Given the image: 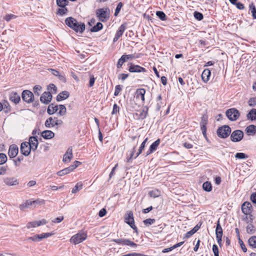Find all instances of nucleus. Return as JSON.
<instances>
[{
    "mask_svg": "<svg viewBox=\"0 0 256 256\" xmlns=\"http://www.w3.org/2000/svg\"><path fill=\"white\" fill-rule=\"evenodd\" d=\"M66 24L76 32L82 34L85 30L84 23L78 22L76 19L72 17H68L65 20Z\"/></svg>",
    "mask_w": 256,
    "mask_h": 256,
    "instance_id": "obj_1",
    "label": "nucleus"
},
{
    "mask_svg": "<svg viewBox=\"0 0 256 256\" xmlns=\"http://www.w3.org/2000/svg\"><path fill=\"white\" fill-rule=\"evenodd\" d=\"M96 14L100 21L106 22L110 18V10L108 8L98 9Z\"/></svg>",
    "mask_w": 256,
    "mask_h": 256,
    "instance_id": "obj_2",
    "label": "nucleus"
},
{
    "mask_svg": "<svg viewBox=\"0 0 256 256\" xmlns=\"http://www.w3.org/2000/svg\"><path fill=\"white\" fill-rule=\"evenodd\" d=\"M226 115L230 120L236 121L239 118L240 112L236 108H230L226 110Z\"/></svg>",
    "mask_w": 256,
    "mask_h": 256,
    "instance_id": "obj_3",
    "label": "nucleus"
},
{
    "mask_svg": "<svg viewBox=\"0 0 256 256\" xmlns=\"http://www.w3.org/2000/svg\"><path fill=\"white\" fill-rule=\"evenodd\" d=\"M230 132V128L227 125L220 127L217 130V134L218 136L222 138H226L228 137Z\"/></svg>",
    "mask_w": 256,
    "mask_h": 256,
    "instance_id": "obj_4",
    "label": "nucleus"
},
{
    "mask_svg": "<svg viewBox=\"0 0 256 256\" xmlns=\"http://www.w3.org/2000/svg\"><path fill=\"white\" fill-rule=\"evenodd\" d=\"M87 237L86 234L84 232H81L74 235L70 239L72 243L76 244L82 242Z\"/></svg>",
    "mask_w": 256,
    "mask_h": 256,
    "instance_id": "obj_5",
    "label": "nucleus"
},
{
    "mask_svg": "<svg viewBox=\"0 0 256 256\" xmlns=\"http://www.w3.org/2000/svg\"><path fill=\"white\" fill-rule=\"evenodd\" d=\"M62 124V121L57 118L50 117L45 122L44 125L48 128L54 127L56 126H60Z\"/></svg>",
    "mask_w": 256,
    "mask_h": 256,
    "instance_id": "obj_6",
    "label": "nucleus"
},
{
    "mask_svg": "<svg viewBox=\"0 0 256 256\" xmlns=\"http://www.w3.org/2000/svg\"><path fill=\"white\" fill-rule=\"evenodd\" d=\"M112 242H114L116 243L121 244L122 246H130L132 248H136L137 244L134 243V242L130 240L129 239L124 238H118V239H112Z\"/></svg>",
    "mask_w": 256,
    "mask_h": 256,
    "instance_id": "obj_7",
    "label": "nucleus"
},
{
    "mask_svg": "<svg viewBox=\"0 0 256 256\" xmlns=\"http://www.w3.org/2000/svg\"><path fill=\"white\" fill-rule=\"evenodd\" d=\"M22 100L28 104H30L34 102V95L33 93L28 90H24L22 94Z\"/></svg>",
    "mask_w": 256,
    "mask_h": 256,
    "instance_id": "obj_8",
    "label": "nucleus"
},
{
    "mask_svg": "<svg viewBox=\"0 0 256 256\" xmlns=\"http://www.w3.org/2000/svg\"><path fill=\"white\" fill-rule=\"evenodd\" d=\"M244 132L242 130H237L233 131L230 135V140L233 142H240L244 137Z\"/></svg>",
    "mask_w": 256,
    "mask_h": 256,
    "instance_id": "obj_9",
    "label": "nucleus"
},
{
    "mask_svg": "<svg viewBox=\"0 0 256 256\" xmlns=\"http://www.w3.org/2000/svg\"><path fill=\"white\" fill-rule=\"evenodd\" d=\"M124 220L134 230L138 232L137 228L134 224L132 212L131 211L128 212L127 216L125 217Z\"/></svg>",
    "mask_w": 256,
    "mask_h": 256,
    "instance_id": "obj_10",
    "label": "nucleus"
},
{
    "mask_svg": "<svg viewBox=\"0 0 256 256\" xmlns=\"http://www.w3.org/2000/svg\"><path fill=\"white\" fill-rule=\"evenodd\" d=\"M242 212L246 216H250L252 212V206L250 202H245L242 205Z\"/></svg>",
    "mask_w": 256,
    "mask_h": 256,
    "instance_id": "obj_11",
    "label": "nucleus"
},
{
    "mask_svg": "<svg viewBox=\"0 0 256 256\" xmlns=\"http://www.w3.org/2000/svg\"><path fill=\"white\" fill-rule=\"evenodd\" d=\"M2 181L5 185L8 186H15L19 184L18 180L14 177H4Z\"/></svg>",
    "mask_w": 256,
    "mask_h": 256,
    "instance_id": "obj_12",
    "label": "nucleus"
},
{
    "mask_svg": "<svg viewBox=\"0 0 256 256\" xmlns=\"http://www.w3.org/2000/svg\"><path fill=\"white\" fill-rule=\"evenodd\" d=\"M53 234L52 232L42 233L40 234H36L33 236H30L28 238V240L32 241L39 242L44 238H48Z\"/></svg>",
    "mask_w": 256,
    "mask_h": 256,
    "instance_id": "obj_13",
    "label": "nucleus"
},
{
    "mask_svg": "<svg viewBox=\"0 0 256 256\" xmlns=\"http://www.w3.org/2000/svg\"><path fill=\"white\" fill-rule=\"evenodd\" d=\"M28 142H25L21 144L20 150L21 153L24 156H28L32 150Z\"/></svg>",
    "mask_w": 256,
    "mask_h": 256,
    "instance_id": "obj_14",
    "label": "nucleus"
},
{
    "mask_svg": "<svg viewBox=\"0 0 256 256\" xmlns=\"http://www.w3.org/2000/svg\"><path fill=\"white\" fill-rule=\"evenodd\" d=\"M126 24H122L118 28V29L117 30L115 34V36L113 39L114 42H117L118 40L119 39V38L122 36V34H123L124 30H126Z\"/></svg>",
    "mask_w": 256,
    "mask_h": 256,
    "instance_id": "obj_15",
    "label": "nucleus"
},
{
    "mask_svg": "<svg viewBox=\"0 0 256 256\" xmlns=\"http://www.w3.org/2000/svg\"><path fill=\"white\" fill-rule=\"evenodd\" d=\"M52 97L51 92H45L40 97V100L42 103L47 104L50 102Z\"/></svg>",
    "mask_w": 256,
    "mask_h": 256,
    "instance_id": "obj_16",
    "label": "nucleus"
},
{
    "mask_svg": "<svg viewBox=\"0 0 256 256\" xmlns=\"http://www.w3.org/2000/svg\"><path fill=\"white\" fill-rule=\"evenodd\" d=\"M18 152V148L16 144H12L10 146L8 154L10 158H15Z\"/></svg>",
    "mask_w": 256,
    "mask_h": 256,
    "instance_id": "obj_17",
    "label": "nucleus"
},
{
    "mask_svg": "<svg viewBox=\"0 0 256 256\" xmlns=\"http://www.w3.org/2000/svg\"><path fill=\"white\" fill-rule=\"evenodd\" d=\"M134 56L133 54H124L121 58L118 60L116 66L118 68H120L122 66L123 64L126 62L130 58H134Z\"/></svg>",
    "mask_w": 256,
    "mask_h": 256,
    "instance_id": "obj_18",
    "label": "nucleus"
},
{
    "mask_svg": "<svg viewBox=\"0 0 256 256\" xmlns=\"http://www.w3.org/2000/svg\"><path fill=\"white\" fill-rule=\"evenodd\" d=\"M72 158V147H69L65 154L63 156L62 161L65 162H70Z\"/></svg>",
    "mask_w": 256,
    "mask_h": 256,
    "instance_id": "obj_19",
    "label": "nucleus"
},
{
    "mask_svg": "<svg viewBox=\"0 0 256 256\" xmlns=\"http://www.w3.org/2000/svg\"><path fill=\"white\" fill-rule=\"evenodd\" d=\"M130 72H145L146 70L145 68L142 67L138 65L131 64L128 68Z\"/></svg>",
    "mask_w": 256,
    "mask_h": 256,
    "instance_id": "obj_20",
    "label": "nucleus"
},
{
    "mask_svg": "<svg viewBox=\"0 0 256 256\" xmlns=\"http://www.w3.org/2000/svg\"><path fill=\"white\" fill-rule=\"evenodd\" d=\"M28 143L32 150L34 151L36 150L38 144L36 136L30 137Z\"/></svg>",
    "mask_w": 256,
    "mask_h": 256,
    "instance_id": "obj_21",
    "label": "nucleus"
},
{
    "mask_svg": "<svg viewBox=\"0 0 256 256\" xmlns=\"http://www.w3.org/2000/svg\"><path fill=\"white\" fill-rule=\"evenodd\" d=\"M9 99L12 102L18 104L20 100V97L17 92H12L9 95Z\"/></svg>",
    "mask_w": 256,
    "mask_h": 256,
    "instance_id": "obj_22",
    "label": "nucleus"
},
{
    "mask_svg": "<svg viewBox=\"0 0 256 256\" xmlns=\"http://www.w3.org/2000/svg\"><path fill=\"white\" fill-rule=\"evenodd\" d=\"M160 140L158 138L150 146V148L146 152V156L151 154L156 150L158 146L160 144Z\"/></svg>",
    "mask_w": 256,
    "mask_h": 256,
    "instance_id": "obj_23",
    "label": "nucleus"
},
{
    "mask_svg": "<svg viewBox=\"0 0 256 256\" xmlns=\"http://www.w3.org/2000/svg\"><path fill=\"white\" fill-rule=\"evenodd\" d=\"M211 74V72L210 69L206 68L204 70L202 74V78L204 82H206L210 80Z\"/></svg>",
    "mask_w": 256,
    "mask_h": 256,
    "instance_id": "obj_24",
    "label": "nucleus"
},
{
    "mask_svg": "<svg viewBox=\"0 0 256 256\" xmlns=\"http://www.w3.org/2000/svg\"><path fill=\"white\" fill-rule=\"evenodd\" d=\"M245 131L248 136H253L256 132V126L253 124L250 125L246 128Z\"/></svg>",
    "mask_w": 256,
    "mask_h": 256,
    "instance_id": "obj_25",
    "label": "nucleus"
},
{
    "mask_svg": "<svg viewBox=\"0 0 256 256\" xmlns=\"http://www.w3.org/2000/svg\"><path fill=\"white\" fill-rule=\"evenodd\" d=\"M42 136L46 140L51 139L54 136V134L50 130H46L43 131L41 134Z\"/></svg>",
    "mask_w": 256,
    "mask_h": 256,
    "instance_id": "obj_26",
    "label": "nucleus"
},
{
    "mask_svg": "<svg viewBox=\"0 0 256 256\" xmlns=\"http://www.w3.org/2000/svg\"><path fill=\"white\" fill-rule=\"evenodd\" d=\"M146 90L144 88H140L136 90V98H140L142 102H144V94Z\"/></svg>",
    "mask_w": 256,
    "mask_h": 256,
    "instance_id": "obj_27",
    "label": "nucleus"
},
{
    "mask_svg": "<svg viewBox=\"0 0 256 256\" xmlns=\"http://www.w3.org/2000/svg\"><path fill=\"white\" fill-rule=\"evenodd\" d=\"M70 96L68 92L64 90L60 92L56 96L57 101H61L66 99Z\"/></svg>",
    "mask_w": 256,
    "mask_h": 256,
    "instance_id": "obj_28",
    "label": "nucleus"
},
{
    "mask_svg": "<svg viewBox=\"0 0 256 256\" xmlns=\"http://www.w3.org/2000/svg\"><path fill=\"white\" fill-rule=\"evenodd\" d=\"M58 110V106L54 104H50L48 108L47 112L52 115Z\"/></svg>",
    "mask_w": 256,
    "mask_h": 256,
    "instance_id": "obj_29",
    "label": "nucleus"
},
{
    "mask_svg": "<svg viewBox=\"0 0 256 256\" xmlns=\"http://www.w3.org/2000/svg\"><path fill=\"white\" fill-rule=\"evenodd\" d=\"M246 117L248 119L250 120H256V109H252L247 114Z\"/></svg>",
    "mask_w": 256,
    "mask_h": 256,
    "instance_id": "obj_30",
    "label": "nucleus"
},
{
    "mask_svg": "<svg viewBox=\"0 0 256 256\" xmlns=\"http://www.w3.org/2000/svg\"><path fill=\"white\" fill-rule=\"evenodd\" d=\"M223 232L222 226H220V220H218L216 224V236H222Z\"/></svg>",
    "mask_w": 256,
    "mask_h": 256,
    "instance_id": "obj_31",
    "label": "nucleus"
},
{
    "mask_svg": "<svg viewBox=\"0 0 256 256\" xmlns=\"http://www.w3.org/2000/svg\"><path fill=\"white\" fill-rule=\"evenodd\" d=\"M72 167H70V166L66 168H65L61 170L58 171L57 172V174L60 176H63L65 174H66L72 171Z\"/></svg>",
    "mask_w": 256,
    "mask_h": 256,
    "instance_id": "obj_32",
    "label": "nucleus"
},
{
    "mask_svg": "<svg viewBox=\"0 0 256 256\" xmlns=\"http://www.w3.org/2000/svg\"><path fill=\"white\" fill-rule=\"evenodd\" d=\"M102 24L100 22H98L96 26H94L90 29V31L91 32H98L101 30L102 28Z\"/></svg>",
    "mask_w": 256,
    "mask_h": 256,
    "instance_id": "obj_33",
    "label": "nucleus"
},
{
    "mask_svg": "<svg viewBox=\"0 0 256 256\" xmlns=\"http://www.w3.org/2000/svg\"><path fill=\"white\" fill-rule=\"evenodd\" d=\"M202 188L204 190L210 192L212 190V186L210 182H206L202 184Z\"/></svg>",
    "mask_w": 256,
    "mask_h": 256,
    "instance_id": "obj_34",
    "label": "nucleus"
},
{
    "mask_svg": "<svg viewBox=\"0 0 256 256\" xmlns=\"http://www.w3.org/2000/svg\"><path fill=\"white\" fill-rule=\"evenodd\" d=\"M58 114L60 116H63L66 113V108L63 104H60L58 106Z\"/></svg>",
    "mask_w": 256,
    "mask_h": 256,
    "instance_id": "obj_35",
    "label": "nucleus"
},
{
    "mask_svg": "<svg viewBox=\"0 0 256 256\" xmlns=\"http://www.w3.org/2000/svg\"><path fill=\"white\" fill-rule=\"evenodd\" d=\"M44 204V200H36L33 201L27 200V204H30V206L36 205L38 204Z\"/></svg>",
    "mask_w": 256,
    "mask_h": 256,
    "instance_id": "obj_36",
    "label": "nucleus"
},
{
    "mask_svg": "<svg viewBox=\"0 0 256 256\" xmlns=\"http://www.w3.org/2000/svg\"><path fill=\"white\" fill-rule=\"evenodd\" d=\"M148 140V138H146L142 143V144L138 149V151L136 153V154L134 158H136L142 153V151L144 149V148L145 147V144H146Z\"/></svg>",
    "mask_w": 256,
    "mask_h": 256,
    "instance_id": "obj_37",
    "label": "nucleus"
},
{
    "mask_svg": "<svg viewBox=\"0 0 256 256\" xmlns=\"http://www.w3.org/2000/svg\"><path fill=\"white\" fill-rule=\"evenodd\" d=\"M2 105H3V109L6 113H8L11 111V107L8 101H4Z\"/></svg>",
    "mask_w": 256,
    "mask_h": 256,
    "instance_id": "obj_38",
    "label": "nucleus"
},
{
    "mask_svg": "<svg viewBox=\"0 0 256 256\" xmlns=\"http://www.w3.org/2000/svg\"><path fill=\"white\" fill-rule=\"evenodd\" d=\"M160 192L158 190H152L149 192L148 194L150 197L154 198H157L160 196Z\"/></svg>",
    "mask_w": 256,
    "mask_h": 256,
    "instance_id": "obj_39",
    "label": "nucleus"
},
{
    "mask_svg": "<svg viewBox=\"0 0 256 256\" xmlns=\"http://www.w3.org/2000/svg\"><path fill=\"white\" fill-rule=\"evenodd\" d=\"M250 10L251 11L253 18L256 19V8L253 3L249 6Z\"/></svg>",
    "mask_w": 256,
    "mask_h": 256,
    "instance_id": "obj_40",
    "label": "nucleus"
},
{
    "mask_svg": "<svg viewBox=\"0 0 256 256\" xmlns=\"http://www.w3.org/2000/svg\"><path fill=\"white\" fill-rule=\"evenodd\" d=\"M248 242L250 246L254 248H256V236H251Z\"/></svg>",
    "mask_w": 256,
    "mask_h": 256,
    "instance_id": "obj_41",
    "label": "nucleus"
},
{
    "mask_svg": "<svg viewBox=\"0 0 256 256\" xmlns=\"http://www.w3.org/2000/svg\"><path fill=\"white\" fill-rule=\"evenodd\" d=\"M48 90H49L48 92H51V94H56L57 92V88L53 84H49L48 87Z\"/></svg>",
    "mask_w": 256,
    "mask_h": 256,
    "instance_id": "obj_42",
    "label": "nucleus"
},
{
    "mask_svg": "<svg viewBox=\"0 0 256 256\" xmlns=\"http://www.w3.org/2000/svg\"><path fill=\"white\" fill-rule=\"evenodd\" d=\"M246 230L248 234H254L255 232V230L254 228V226L252 224H249L247 226L246 228Z\"/></svg>",
    "mask_w": 256,
    "mask_h": 256,
    "instance_id": "obj_43",
    "label": "nucleus"
},
{
    "mask_svg": "<svg viewBox=\"0 0 256 256\" xmlns=\"http://www.w3.org/2000/svg\"><path fill=\"white\" fill-rule=\"evenodd\" d=\"M68 0H56V4L60 7L64 8L68 4Z\"/></svg>",
    "mask_w": 256,
    "mask_h": 256,
    "instance_id": "obj_44",
    "label": "nucleus"
},
{
    "mask_svg": "<svg viewBox=\"0 0 256 256\" xmlns=\"http://www.w3.org/2000/svg\"><path fill=\"white\" fill-rule=\"evenodd\" d=\"M156 222V220L154 218H147L145 220H144L143 221V223L144 224L147 226L151 225V224H154Z\"/></svg>",
    "mask_w": 256,
    "mask_h": 256,
    "instance_id": "obj_45",
    "label": "nucleus"
},
{
    "mask_svg": "<svg viewBox=\"0 0 256 256\" xmlns=\"http://www.w3.org/2000/svg\"><path fill=\"white\" fill-rule=\"evenodd\" d=\"M156 15L162 20H166V16L165 14L163 12L158 11L156 12Z\"/></svg>",
    "mask_w": 256,
    "mask_h": 256,
    "instance_id": "obj_46",
    "label": "nucleus"
},
{
    "mask_svg": "<svg viewBox=\"0 0 256 256\" xmlns=\"http://www.w3.org/2000/svg\"><path fill=\"white\" fill-rule=\"evenodd\" d=\"M82 184L78 183L72 190V192L73 194L76 193V192L80 190L82 188Z\"/></svg>",
    "mask_w": 256,
    "mask_h": 256,
    "instance_id": "obj_47",
    "label": "nucleus"
},
{
    "mask_svg": "<svg viewBox=\"0 0 256 256\" xmlns=\"http://www.w3.org/2000/svg\"><path fill=\"white\" fill-rule=\"evenodd\" d=\"M235 158L238 159H244L248 158V156L243 152H238L235 154Z\"/></svg>",
    "mask_w": 256,
    "mask_h": 256,
    "instance_id": "obj_48",
    "label": "nucleus"
},
{
    "mask_svg": "<svg viewBox=\"0 0 256 256\" xmlns=\"http://www.w3.org/2000/svg\"><path fill=\"white\" fill-rule=\"evenodd\" d=\"M7 160V156L4 153H0V165L3 164Z\"/></svg>",
    "mask_w": 256,
    "mask_h": 256,
    "instance_id": "obj_49",
    "label": "nucleus"
},
{
    "mask_svg": "<svg viewBox=\"0 0 256 256\" xmlns=\"http://www.w3.org/2000/svg\"><path fill=\"white\" fill-rule=\"evenodd\" d=\"M41 90L42 87L39 85H36L34 87V92L38 96H40Z\"/></svg>",
    "mask_w": 256,
    "mask_h": 256,
    "instance_id": "obj_50",
    "label": "nucleus"
},
{
    "mask_svg": "<svg viewBox=\"0 0 256 256\" xmlns=\"http://www.w3.org/2000/svg\"><path fill=\"white\" fill-rule=\"evenodd\" d=\"M194 16L195 18L198 20H201L204 18L203 14L202 13L198 12H195L194 14Z\"/></svg>",
    "mask_w": 256,
    "mask_h": 256,
    "instance_id": "obj_51",
    "label": "nucleus"
},
{
    "mask_svg": "<svg viewBox=\"0 0 256 256\" xmlns=\"http://www.w3.org/2000/svg\"><path fill=\"white\" fill-rule=\"evenodd\" d=\"M24 160V157L22 156H19L17 158L16 160H14V166H20L21 162Z\"/></svg>",
    "mask_w": 256,
    "mask_h": 256,
    "instance_id": "obj_52",
    "label": "nucleus"
},
{
    "mask_svg": "<svg viewBox=\"0 0 256 256\" xmlns=\"http://www.w3.org/2000/svg\"><path fill=\"white\" fill-rule=\"evenodd\" d=\"M136 152V146H134L131 151L130 156L129 157L127 158L126 162H130L132 161L133 156Z\"/></svg>",
    "mask_w": 256,
    "mask_h": 256,
    "instance_id": "obj_53",
    "label": "nucleus"
},
{
    "mask_svg": "<svg viewBox=\"0 0 256 256\" xmlns=\"http://www.w3.org/2000/svg\"><path fill=\"white\" fill-rule=\"evenodd\" d=\"M122 90V86H120V85H116L115 87V90H114V95L115 96H118L120 92Z\"/></svg>",
    "mask_w": 256,
    "mask_h": 256,
    "instance_id": "obj_54",
    "label": "nucleus"
},
{
    "mask_svg": "<svg viewBox=\"0 0 256 256\" xmlns=\"http://www.w3.org/2000/svg\"><path fill=\"white\" fill-rule=\"evenodd\" d=\"M122 2H120L117 6H116V10H115V12H114V16H118V13L120 12V10L122 8Z\"/></svg>",
    "mask_w": 256,
    "mask_h": 256,
    "instance_id": "obj_55",
    "label": "nucleus"
},
{
    "mask_svg": "<svg viewBox=\"0 0 256 256\" xmlns=\"http://www.w3.org/2000/svg\"><path fill=\"white\" fill-rule=\"evenodd\" d=\"M248 105L250 106H254L256 105V98H250L248 101Z\"/></svg>",
    "mask_w": 256,
    "mask_h": 256,
    "instance_id": "obj_56",
    "label": "nucleus"
},
{
    "mask_svg": "<svg viewBox=\"0 0 256 256\" xmlns=\"http://www.w3.org/2000/svg\"><path fill=\"white\" fill-rule=\"evenodd\" d=\"M16 18V16L14 14H8L5 16V17L4 18V19L6 22H9L10 20Z\"/></svg>",
    "mask_w": 256,
    "mask_h": 256,
    "instance_id": "obj_57",
    "label": "nucleus"
},
{
    "mask_svg": "<svg viewBox=\"0 0 256 256\" xmlns=\"http://www.w3.org/2000/svg\"><path fill=\"white\" fill-rule=\"evenodd\" d=\"M208 124V120L204 117L202 118V120L200 122V128H206V126Z\"/></svg>",
    "mask_w": 256,
    "mask_h": 256,
    "instance_id": "obj_58",
    "label": "nucleus"
},
{
    "mask_svg": "<svg viewBox=\"0 0 256 256\" xmlns=\"http://www.w3.org/2000/svg\"><path fill=\"white\" fill-rule=\"evenodd\" d=\"M68 12V10L66 8H59L58 10V14L60 16H63L66 14Z\"/></svg>",
    "mask_w": 256,
    "mask_h": 256,
    "instance_id": "obj_59",
    "label": "nucleus"
},
{
    "mask_svg": "<svg viewBox=\"0 0 256 256\" xmlns=\"http://www.w3.org/2000/svg\"><path fill=\"white\" fill-rule=\"evenodd\" d=\"M119 110H120L119 106L117 105V104H114L113 106V109H112V114H116L118 112H119Z\"/></svg>",
    "mask_w": 256,
    "mask_h": 256,
    "instance_id": "obj_60",
    "label": "nucleus"
},
{
    "mask_svg": "<svg viewBox=\"0 0 256 256\" xmlns=\"http://www.w3.org/2000/svg\"><path fill=\"white\" fill-rule=\"evenodd\" d=\"M212 252L214 256H219V250L218 246L216 244H214L212 246Z\"/></svg>",
    "mask_w": 256,
    "mask_h": 256,
    "instance_id": "obj_61",
    "label": "nucleus"
},
{
    "mask_svg": "<svg viewBox=\"0 0 256 256\" xmlns=\"http://www.w3.org/2000/svg\"><path fill=\"white\" fill-rule=\"evenodd\" d=\"M238 242H239V244H240V248L242 249V251L244 252H246V250H247L246 248L244 243L243 242L242 240L240 239V238H239Z\"/></svg>",
    "mask_w": 256,
    "mask_h": 256,
    "instance_id": "obj_62",
    "label": "nucleus"
},
{
    "mask_svg": "<svg viewBox=\"0 0 256 256\" xmlns=\"http://www.w3.org/2000/svg\"><path fill=\"white\" fill-rule=\"evenodd\" d=\"M36 226H38L41 225H44L46 224V220L44 219H42L40 220L35 221Z\"/></svg>",
    "mask_w": 256,
    "mask_h": 256,
    "instance_id": "obj_63",
    "label": "nucleus"
},
{
    "mask_svg": "<svg viewBox=\"0 0 256 256\" xmlns=\"http://www.w3.org/2000/svg\"><path fill=\"white\" fill-rule=\"evenodd\" d=\"M129 76L128 74H122L118 75V78L121 79L122 80H124Z\"/></svg>",
    "mask_w": 256,
    "mask_h": 256,
    "instance_id": "obj_64",
    "label": "nucleus"
}]
</instances>
